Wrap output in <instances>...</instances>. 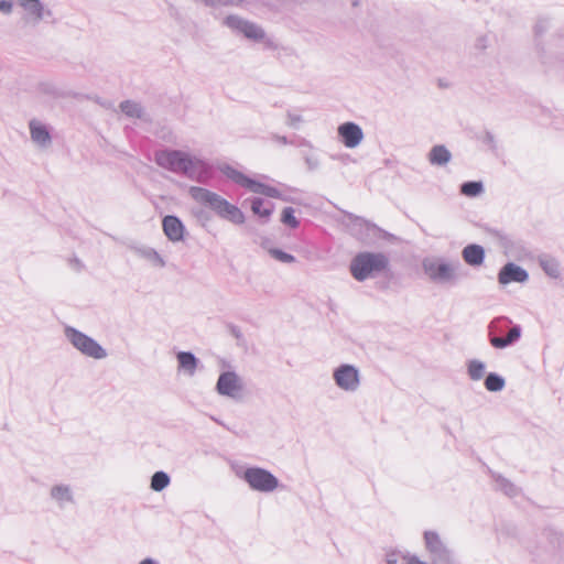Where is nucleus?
Returning <instances> with one entry per match:
<instances>
[{"label":"nucleus","mask_w":564,"mask_h":564,"mask_svg":"<svg viewBox=\"0 0 564 564\" xmlns=\"http://www.w3.org/2000/svg\"><path fill=\"white\" fill-rule=\"evenodd\" d=\"M156 164L176 174L198 178L205 173L207 165L197 156L180 150H164L155 153Z\"/></svg>","instance_id":"1"},{"label":"nucleus","mask_w":564,"mask_h":564,"mask_svg":"<svg viewBox=\"0 0 564 564\" xmlns=\"http://www.w3.org/2000/svg\"><path fill=\"white\" fill-rule=\"evenodd\" d=\"M189 194L194 200L210 207L219 217L236 225L245 223L243 213L218 194L197 186L191 187Z\"/></svg>","instance_id":"2"},{"label":"nucleus","mask_w":564,"mask_h":564,"mask_svg":"<svg viewBox=\"0 0 564 564\" xmlns=\"http://www.w3.org/2000/svg\"><path fill=\"white\" fill-rule=\"evenodd\" d=\"M459 261H446L440 257H427L422 261L425 275L434 283H454L458 279Z\"/></svg>","instance_id":"3"},{"label":"nucleus","mask_w":564,"mask_h":564,"mask_svg":"<svg viewBox=\"0 0 564 564\" xmlns=\"http://www.w3.org/2000/svg\"><path fill=\"white\" fill-rule=\"evenodd\" d=\"M387 264L388 260L382 253L361 252L352 259L350 272L357 281H365L383 271Z\"/></svg>","instance_id":"4"},{"label":"nucleus","mask_w":564,"mask_h":564,"mask_svg":"<svg viewBox=\"0 0 564 564\" xmlns=\"http://www.w3.org/2000/svg\"><path fill=\"white\" fill-rule=\"evenodd\" d=\"M224 24L234 32L243 35L250 41L264 43L267 45L272 44L271 39L267 35V32L260 24L247 20L240 15L229 14L225 18Z\"/></svg>","instance_id":"5"},{"label":"nucleus","mask_w":564,"mask_h":564,"mask_svg":"<svg viewBox=\"0 0 564 564\" xmlns=\"http://www.w3.org/2000/svg\"><path fill=\"white\" fill-rule=\"evenodd\" d=\"M64 334L67 340L83 355L94 359H104L107 357L106 349H104L95 339L78 329L66 326Z\"/></svg>","instance_id":"6"},{"label":"nucleus","mask_w":564,"mask_h":564,"mask_svg":"<svg viewBox=\"0 0 564 564\" xmlns=\"http://www.w3.org/2000/svg\"><path fill=\"white\" fill-rule=\"evenodd\" d=\"M219 170L228 178L254 194H260L272 198L281 197V193L275 187L254 181L228 164L221 165Z\"/></svg>","instance_id":"7"},{"label":"nucleus","mask_w":564,"mask_h":564,"mask_svg":"<svg viewBox=\"0 0 564 564\" xmlns=\"http://www.w3.org/2000/svg\"><path fill=\"white\" fill-rule=\"evenodd\" d=\"M239 477L256 491L272 492L279 487V479L272 473L261 467H249Z\"/></svg>","instance_id":"8"},{"label":"nucleus","mask_w":564,"mask_h":564,"mask_svg":"<svg viewBox=\"0 0 564 564\" xmlns=\"http://www.w3.org/2000/svg\"><path fill=\"white\" fill-rule=\"evenodd\" d=\"M23 10L22 20L26 25L37 26L53 19V10L43 0H17Z\"/></svg>","instance_id":"9"},{"label":"nucleus","mask_w":564,"mask_h":564,"mask_svg":"<svg viewBox=\"0 0 564 564\" xmlns=\"http://www.w3.org/2000/svg\"><path fill=\"white\" fill-rule=\"evenodd\" d=\"M425 547L430 553L433 564H455L452 552L440 539L438 534L433 531L424 533Z\"/></svg>","instance_id":"10"},{"label":"nucleus","mask_w":564,"mask_h":564,"mask_svg":"<svg viewBox=\"0 0 564 564\" xmlns=\"http://www.w3.org/2000/svg\"><path fill=\"white\" fill-rule=\"evenodd\" d=\"M333 379L336 386L346 392H355L360 387V372L357 367L343 364L333 372Z\"/></svg>","instance_id":"11"},{"label":"nucleus","mask_w":564,"mask_h":564,"mask_svg":"<svg viewBox=\"0 0 564 564\" xmlns=\"http://www.w3.org/2000/svg\"><path fill=\"white\" fill-rule=\"evenodd\" d=\"M243 389V381L235 371H225L220 373L216 383V391L218 394L235 400L241 399Z\"/></svg>","instance_id":"12"},{"label":"nucleus","mask_w":564,"mask_h":564,"mask_svg":"<svg viewBox=\"0 0 564 564\" xmlns=\"http://www.w3.org/2000/svg\"><path fill=\"white\" fill-rule=\"evenodd\" d=\"M30 139L40 150H47L53 143L51 130L47 124L33 118L29 121Z\"/></svg>","instance_id":"13"},{"label":"nucleus","mask_w":564,"mask_h":564,"mask_svg":"<svg viewBox=\"0 0 564 564\" xmlns=\"http://www.w3.org/2000/svg\"><path fill=\"white\" fill-rule=\"evenodd\" d=\"M338 137L341 143L348 149L359 147L365 138L364 131L359 124L347 121L338 126Z\"/></svg>","instance_id":"14"},{"label":"nucleus","mask_w":564,"mask_h":564,"mask_svg":"<svg viewBox=\"0 0 564 564\" xmlns=\"http://www.w3.org/2000/svg\"><path fill=\"white\" fill-rule=\"evenodd\" d=\"M529 279L528 272L512 262L507 263L502 267L498 274V281L500 284H509L510 282L524 283Z\"/></svg>","instance_id":"15"},{"label":"nucleus","mask_w":564,"mask_h":564,"mask_svg":"<svg viewBox=\"0 0 564 564\" xmlns=\"http://www.w3.org/2000/svg\"><path fill=\"white\" fill-rule=\"evenodd\" d=\"M162 228L167 237V239L172 242H180L184 239L185 226L181 221L180 218L173 215H167L162 220Z\"/></svg>","instance_id":"16"},{"label":"nucleus","mask_w":564,"mask_h":564,"mask_svg":"<svg viewBox=\"0 0 564 564\" xmlns=\"http://www.w3.org/2000/svg\"><path fill=\"white\" fill-rule=\"evenodd\" d=\"M132 251L139 258L145 260L154 268H164L165 261L160 253L152 247L145 245L133 246Z\"/></svg>","instance_id":"17"},{"label":"nucleus","mask_w":564,"mask_h":564,"mask_svg":"<svg viewBox=\"0 0 564 564\" xmlns=\"http://www.w3.org/2000/svg\"><path fill=\"white\" fill-rule=\"evenodd\" d=\"M177 370L188 377H193L198 367L199 360L189 351H180L176 355Z\"/></svg>","instance_id":"18"},{"label":"nucleus","mask_w":564,"mask_h":564,"mask_svg":"<svg viewBox=\"0 0 564 564\" xmlns=\"http://www.w3.org/2000/svg\"><path fill=\"white\" fill-rule=\"evenodd\" d=\"M51 497L59 508H65L67 505L74 503L72 488L67 485L53 486L51 489Z\"/></svg>","instance_id":"19"},{"label":"nucleus","mask_w":564,"mask_h":564,"mask_svg":"<svg viewBox=\"0 0 564 564\" xmlns=\"http://www.w3.org/2000/svg\"><path fill=\"white\" fill-rule=\"evenodd\" d=\"M462 257L469 265H480L485 259V250L479 245H468L463 249Z\"/></svg>","instance_id":"20"},{"label":"nucleus","mask_w":564,"mask_h":564,"mask_svg":"<svg viewBox=\"0 0 564 564\" xmlns=\"http://www.w3.org/2000/svg\"><path fill=\"white\" fill-rule=\"evenodd\" d=\"M120 110L130 118H137L144 121L149 120V117L147 112L144 111L143 107L135 101L132 100H126L120 104Z\"/></svg>","instance_id":"21"},{"label":"nucleus","mask_w":564,"mask_h":564,"mask_svg":"<svg viewBox=\"0 0 564 564\" xmlns=\"http://www.w3.org/2000/svg\"><path fill=\"white\" fill-rule=\"evenodd\" d=\"M451 159L452 154L445 145H434L429 153V161L432 165H445Z\"/></svg>","instance_id":"22"},{"label":"nucleus","mask_w":564,"mask_h":564,"mask_svg":"<svg viewBox=\"0 0 564 564\" xmlns=\"http://www.w3.org/2000/svg\"><path fill=\"white\" fill-rule=\"evenodd\" d=\"M539 263L545 274H547L552 279H557L561 275V268L558 261L550 256H541L539 258Z\"/></svg>","instance_id":"23"},{"label":"nucleus","mask_w":564,"mask_h":564,"mask_svg":"<svg viewBox=\"0 0 564 564\" xmlns=\"http://www.w3.org/2000/svg\"><path fill=\"white\" fill-rule=\"evenodd\" d=\"M521 336V328L520 326H513L506 337H492L490 339V344L496 348H505L511 344H513L516 340H518Z\"/></svg>","instance_id":"24"},{"label":"nucleus","mask_w":564,"mask_h":564,"mask_svg":"<svg viewBox=\"0 0 564 564\" xmlns=\"http://www.w3.org/2000/svg\"><path fill=\"white\" fill-rule=\"evenodd\" d=\"M170 476L165 471H155L151 477V489L153 491H162L170 485Z\"/></svg>","instance_id":"25"},{"label":"nucleus","mask_w":564,"mask_h":564,"mask_svg":"<svg viewBox=\"0 0 564 564\" xmlns=\"http://www.w3.org/2000/svg\"><path fill=\"white\" fill-rule=\"evenodd\" d=\"M486 366L478 359H473L468 362L467 371L471 380H480L485 375Z\"/></svg>","instance_id":"26"},{"label":"nucleus","mask_w":564,"mask_h":564,"mask_svg":"<svg viewBox=\"0 0 564 564\" xmlns=\"http://www.w3.org/2000/svg\"><path fill=\"white\" fill-rule=\"evenodd\" d=\"M505 384V379L497 373H489L485 379V387L488 391L491 392H498L502 390Z\"/></svg>","instance_id":"27"},{"label":"nucleus","mask_w":564,"mask_h":564,"mask_svg":"<svg viewBox=\"0 0 564 564\" xmlns=\"http://www.w3.org/2000/svg\"><path fill=\"white\" fill-rule=\"evenodd\" d=\"M482 191L484 185L481 182H466L460 186V193L469 197L478 196Z\"/></svg>","instance_id":"28"},{"label":"nucleus","mask_w":564,"mask_h":564,"mask_svg":"<svg viewBox=\"0 0 564 564\" xmlns=\"http://www.w3.org/2000/svg\"><path fill=\"white\" fill-rule=\"evenodd\" d=\"M495 480H496L498 489L503 491L507 496L514 497L516 495H518V488L512 482H510L508 479H506L501 476H497L495 478Z\"/></svg>","instance_id":"29"},{"label":"nucleus","mask_w":564,"mask_h":564,"mask_svg":"<svg viewBox=\"0 0 564 564\" xmlns=\"http://www.w3.org/2000/svg\"><path fill=\"white\" fill-rule=\"evenodd\" d=\"M263 199L253 198L251 200V210L254 215H258L261 218L268 219L272 214V207L263 208Z\"/></svg>","instance_id":"30"},{"label":"nucleus","mask_w":564,"mask_h":564,"mask_svg":"<svg viewBox=\"0 0 564 564\" xmlns=\"http://www.w3.org/2000/svg\"><path fill=\"white\" fill-rule=\"evenodd\" d=\"M196 2L203 3L210 8L220 7H239L243 0H195Z\"/></svg>","instance_id":"31"},{"label":"nucleus","mask_w":564,"mask_h":564,"mask_svg":"<svg viewBox=\"0 0 564 564\" xmlns=\"http://www.w3.org/2000/svg\"><path fill=\"white\" fill-rule=\"evenodd\" d=\"M281 221L291 228H296L299 226V220L294 216V209L292 207H285L282 210Z\"/></svg>","instance_id":"32"},{"label":"nucleus","mask_w":564,"mask_h":564,"mask_svg":"<svg viewBox=\"0 0 564 564\" xmlns=\"http://www.w3.org/2000/svg\"><path fill=\"white\" fill-rule=\"evenodd\" d=\"M269 253L278 261L280 262H283V263H292L295 261V258L290 254V253H286L280 249H270L269 250Z\"/></svg>","instance_id":"33"},{"label":"nucleus","mask_w":564,"mask_h":564,"mask_svg":"<svg viewBox=\"0 0 564 564\" xmlns=\"http://www.w3.org/2000/svg\"><path fill=\"white\" fill-rule=\"evenodd\" d=\"M490 45V39L488 35H480L475 40L474 48L479 52L484 53Z\"/></svg>","instance_id":"34"},{"label":"nucleus","mask_w":564,"mask_h":564,"mask_svg":"<svg viewBox=\"0 0 564 564\" xmlns=\"http://www.w3.org/2000/svg\"><path fill=\"white\" fill-rule=\"evenodd\" d=\"M303 121L301 115L288 112L286 115V124L291 128H296L299 123Z\"/></svg>","instance_id":"35"},{"label":"nucleus","mask_w":564,"mask_h":564,"mask_svg":"<svg viewBox=\"0 0 564 564\" xmlns=\"http://www.w3.org/2000/svg\"><path fill=\"white\" fill-rule=\"evenodd\" d=\"M13 0H0V12L4 15H10L13 12Z\"/></svg>","instance_id":"36"},{"label":"nucleus","mask_w":564,"mask_h":564,"mask_svg":"<svg viewBox=\"0 0 564 564\" xmlns=\"http://www.w3.org/2000/svg\"><path fill=\"white\" fill-rule=\"evenodd\" d=\"M549 29V22L546 20H539L534 26L535 34H542Z\"/></svg>","instance_id":"37"},{"label":"nucleus","mask_w":564,"mask_h":564,"mask_svg":"<svg viewBox=\"0 0 564 564\" xmlns=\"http://www.w3.org/2000/svg\"><path fill=\"white\" fill-rule=\"evenodd\" d=\"M400 554L398 552H390L386 556L387 564H399Z\"/></svg>","instance_id":"38"},{"label":"nucleus","mask_w":564,"mask_h":564,"mask_svg":"<svg viewBox=\"0 0 564 564\" xmlns=\"http://www.w3.org/2000/svg\"><path fill=\"white\" fill-rule=\"evenodd\" d=\"M272 141L279 143V144H282V145H285L289 143L286 137L284 135H280V134H273L272 135Z\"/></svg>","instance_id":"39"},{"label":"nucleus","mask_w":564,"mask_h":564,"mask_svg":"<svg viewBox=\"0 0 564 564\" xmlns=\"http://www.w3.org/2000/svg\"><path fill=\"white\" fill-rule=\"evenodd\" d=\"M406 560V564H426L423 561H420L416 556H403Z\"/></svg>","instance_id":"40"},{"label":"nucleus","mask_w":564,"mask_h":564,"mask_svg":"<svg viewBox=\"0 0 564 564\" xmlns=\"http://www.w3.org/2000/svg\"><path fill=\"white\" fill-rule=\"evenodd\" d=\"M485 141L492 148L495 149V140H494V135L490 134V133H487L486 134V139Z\"/></svg>","instance_id":"41"},{"label":"nucleus","mask_w":564,"mask_h":564,"mask_svg":"<svg viewBox=\"0 0 564 564\" xmlns=\"http://www.w3.org/2000/svg\"><path fill=\"white\" fill-rule=\"evenodd\" d=\"M139 564H158V563L152 558H144Z\"/></svg>","instance_id":"42"}]
</instances>
